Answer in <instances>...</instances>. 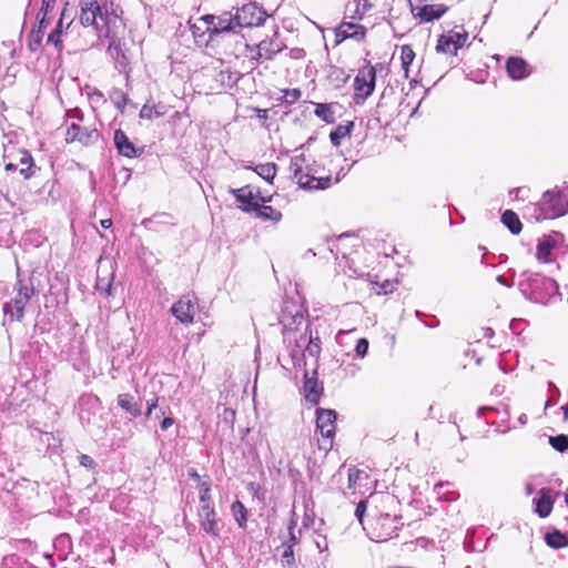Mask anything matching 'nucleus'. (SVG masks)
Here are the masks:
<instances>
[{
	"label": "nucleus",
	"instance_id": "nucleus-1",
	"mask_svg": "<svg viewBox=\"0 0 568 568\" xmlns=\"http://www.w3.org/2000/svg\"><path fill=\"white\" fill-rule=\"evenodd\" d=\"M79 7L81 24L93 27L99 38H109L116 17L109 12L106 0H80Z\"/></svg>",
	"mask_w": 568,
	"mask_h": 568
},
{
	"label": "nucleus",
	"instance_id": "nucleus-2",
	"mask_svg": "<svg viewBox=\"0 0 568 568\" xmlns=\"http://www.w3.org/2000/svg\"><path fill=\"white\" fill-rule=\"evenodd\" d=\"M290 170L300 187L304 190H324L331 185V178H316L311 173L304 154L291 159Z\"/></svg>",
	"mask_w": 568,
	"mask_h": 568
},
{
	"label": "nucleus",
	"instance_id": "nucleus-3",
	"mask_svg": "<svg viewBox=\"0 0 568 568\" xmlns=\"http://www.w3.org/2000/svg\"><path fill=\"white\" fill-rule=\"evenodd\" d=\"M14 296L6 302L3 312L10 317L11 321H21L24 314V308L34 294V287L31 282H26L18 278L13 287Z\"/></svg>",
	"mask_w": 568,
	"mask_h": 568
},
{
	"label": "nucleus",
	"instance_id": "nucleus-4",
	"mask_svg": "<svg viewBox=\"0 0 568 568\" xmlns=\"http://www.w3.org/2000/svg\"><path fill=\"white\" fill-rule=\"evenodd\" d=\"M535 211L537 221L556 219L568 212V200L559 191H546Z\"/></svg>",
	"mask_w": 568,
	"mask_h": 568
},
{
	"label": "nucleus",
	"instance_id": "nucleus-5",
	"mask_svg": "<svg viewBox=\"0 0 568 568\" xmlns=\"http://www.w3.org/2000/svg\"><path fill=\"white\" fill-rule=\"evenodd\" d=\"M376 71L372 65L362 68L354 79V100L357 104L364 101L373 93L375 89Z\"/></svg>",
	"mask_w": 568,
	"mask_h": 568
},
{
	"label": "nucleus",
	"instance_id": "nucleus-6",
	"mask_svg": "<svg viewBox=\"0 0 568 568\" xmlns=\"http://www.w3.org/2000/svg\"><path fill=\"white\" fill-rule=\"evenodd\" d=\"M336 413L333 409L318 408L316 410V428L324 440L320 445L321 449L329 450L333 446L335 435Z\"/></svg>",
	"mask_w": 568,
	"mask_h": 568
},
{
	"label": "nucleus",
	"instance_id": "nucleus-7",
	"mask_svg": "<svg viewBox=\"0 0 568 568\" xmlns=\"http://www.w3.org/2000/svg\"><path fill=\"white\" fill-rule=\"evenodd\" d=\"M4 168L7 171H16L19 169L20 174L24 179H29L34 173V163L31 154L26 150H17L12 154H4Z\"/></svg>",
	"mask_w": 568,
	"mask_h": 568
},
{
	"label": "nucleus",
	"instance_id": "nucleus-8",
	"mask_svg": "<svg viewBox=\"0 0 568 568\" xmlns=\"http://www.w3.org/2000/svg\"><path fill=\"white\" fill-rule=\"evenodd\" d=\"M236 26L240 28L257 27L264 23L266 13L255 3H247L236 11Z\"/></svg>",
	"mask_w": 568,
	"mask_h": 568
},
{
	"label": "nucleus",
	"instance_id": "nucleus-9",
	"mask_svg": "<svg viewBox=\"0 0 568 568\" xmlns=\"http://www.w3.org/2000/svg\"><path fill=\"white\" fill-rule=\"evenodd\" d=\"M397 529V517L382 514L374 520L373 536L376 541H386L395 535Z\"/></svg>",
	"mask_w": 568,
	"mask_h": 568
},
{
	"label": "nucleus",
	"instance_id": "nucleus-10",
	"mask_svg": "<svg viewBox=\"0 0 568 568\" xmlns=\"http://www.w3.org/2000/svg\"><path fill=\"white\" fill-rule=\"evenodd\" d=\"M200 527L201 529L216 538L220 535V521L216 511L212 505H201L199 509Z\"/></svg>",
	"mask_w": 568,
	"mask_h": 568
},
{
	"label": "nucleus",
	"instance_id": "nucleus-11",
	"mask_svg": "<svg viewBox=\"0 0 568 568\" xmlns=\"http://www.w3.org/2000/svg\"><path fill=\"white\" fill-rule=\"evenodd\" d=\"M196 310V303L191 296H182L171 307L172 314L183 324H191L193 322Z\"/></svg>",
	"mask_w": 568,
	"mask_h": 568
},
{
	"label": "nucleus",
	"instance_id": "nucleus-12",
	"mask_svg": "<svg viewBox=\"0 0 568 568\" xmlns=\"http://www.w3.org/2000/svg\"><path fill=\"white\" fill-rule=\"evenodd\" d=\"M211 29V39L213 37L234 30L236 26V14L232 16L230 12H223L220 16L207 14Z\"/></svg>",
	"mask_w": 568,
	"mask_h": 568
},
{
	"label": "nucleus",
	"instance_id": "nucleus-13",
	"mask_svg": "<svg viewBox=\"0 0 568 568\" xmlns=\"http://www.w3.org/2000/svg\"><path fill=\"white\" fill-rule=\"evenodd\" d=\"M294 354L307 353L311 357H317L321 353V339L318 336H313L312 332L307 329L300 335L296 339Z\"/></svg>",
	"mask_w": 568,
	"mask_h": 568
},
{
	"label": "nucleus",
	"instance_id": "nucleus-14",
	"mask_svg": "<svg viewBox=\"0 0 568 568\" xmlns=\"http://www.w3.org/2000/svg\"><path fill=\"white\" fill-rule=\"evenodd\" d=\"M236 200L245 205L244 210L246 212H254L260 202L266 203L271 199H265L260 195V192H253L250 186H244L233 191Z\"/></svg>",
	"mask_w": 568,
	"mask_h": 568
},
{
	"label": "nucleus",
	"instance_id": "nucleus-15",
	"mask_svg": "<svg viewBox=\"0 0 568 568\" xmlns=\"http://www.w3.org/2000/svg\"><path fill=\"white\" fill-rule=\"evenodd\" d=\"M100 134L98 130L92 129H84L77 124H72L70 128H68L65 133V141L68 143L79 141L80 143L88 145L93 143L99 139Z\"/></svg>",
	"mask_w": 568,
	"mask_h": 568
},
{
	"label": "nucleus",
	"instance_id": "nucleus-16",
	"mask_svg": "<svg viewBox=\"0 0 568 568\" xmlns=\"http://www.w3.org/2000/svg\"><path fill=\"white\" fill-rule=\"evenodd\" d=\"M366 36V29L362 24L353 22H342L336 29V37L345 39H354L356 41L364 40Z\"/></svg>",
	"mask_w": 568,
	"mask_h": 568
},
{
	"label": "nucleus",
	"instance_id": "nucleus-17",
	"mask_svg": "<svg viewBox=\"0 0 568 568\" xmlns=\"http://www.w3.org/2000/svg\"><path fill=\"white\" fill-rule=\"evenodd\" d=\"M507 72L513 80H521L530 74V69L527 62L517 57H511L507 61Z\"/></svg>",
	"mask_w": 568,
	"mask_h": 568
},
{
	"label": "nucleus",
	"instance_id": "nucleus-18",
	"mask_svg": "<svg viewBox=\"0 0 568 568\" xmlns=\"http://www.w3.org/2000/svg\"><path fill=\"white\" fill-rule=\"evenodd\" d=\"M536 511L541 517H547L552 509L554 497L550 488H542L539 491V497L535 499Z\"/></svg>",
	"mask_w": 568,
	"mask_h": 568
},
{
	"label": "nucleus",
	"instance_id": "nucleus-19",
	"mask_svg": "<svg viewBox=\"0 0 568 568\" xmlns=\"http://www.w3.org/2000/svg\"><path fill=\"white\" fill-rule=\"evenodd\" d=\"M102 267H103V264H102V261H100L95 288L101 294H103L105 296H111L112 290H113L112 282L114 278V274L111 271V272H108L105 275H102Z\"/></svg>",
	"mask_w": 568,
	"mask_h": 568
},
{
	"label": "nucleus",
	"instance_id": "nucleus-20",
	"mask_svg": "<svg viewBox=\"0 0 568 568\" xmlns=\"http://www.w3.org/2000/svg\"><path fill=\"white\" fill-rule=\"evenodd\" d=\"M447 11L444 4H426L417 13L423 22H429L439 19Z\"/></svg>",
	"mask_w": 568,
	"mask_h": 568
},
{
	"label": "nucleus",
	"instance_id": "nucleus-21",
	"mask_svg": "<svg viewBox=\"0 0 568 568\" xmlns=\"http://www.w3.org/2000/svg\"><path fill=\"white\" fill-rule=\"evenodd\" d=\"M114 144H115L118 151L122 155L128 156V158H132L135 155V148L123 131H121V130L115 131Z\"/></svg>",
	"mask_w": 568,
	"mask_h": 568
},
{
	"label": "nucleus",
	"instance_id": "nucleus-22",
	"mask_svg": "<svg viewBox=\"0 0 568 568\" xmlns=\"http://www.w3.org/2000/svg\"><path fill=\"white\" fill-rule=\"evenodd\" d=\"M118 405L133 417L141 415V406L130 394H120Z\"/></svg>",
	"mask_w": 568,
	"mask_h": 568
},
{
	"label": "nucleus",
	"instance_id": "nucleus-23",
	"mask_svg": "<svg viewBox=\"0 0 568 568\" xmlns=\"http://www.w3.org/2000/svg\"><path fill=\"white\" fill-rule=\"evenodd\" d=\"M45 28L47 24H44V17H42L40 19V23H38V27L32 29V31L29 34L28 48L31 51H37L41 45Z\"/></svg>",
	"mask_w": 568,
	"mask_h": 568
},
{
	"label": "nucleus",
	"instance_id": "nucleus-24",
	"mask_svg": "<svg viewBox=\"0 0 568 568\" xmlns=\"http://www.w3.org/2000/svg\"><path fill=\"white\" fill-rule=\"evenodd\" d=\"M258 55L271 59L274 54L282 50V43L276 39L263 40L258 44Z\"/></svg>",
	"mask_w": 568,
	"mask_h": 568
},
{
	"label": "nucleus",
	"instance_id": "nucleus-25",
	"mask_svg": "<svg viewBox=\"0 0 568 568\" xmlns=\"http://www.w3.org/2000/svg\"><path fill=\"white\" fill-rule=\"evenodd\" d=\"M304 393L307 402L317 404L322 393V387L318 385L316 379L306 378L304 382Z\"/></svg>",
	"mask_w": 568,
	"mask_h": 568
},
{
	"label": "nucleus",
	"instance_id": "nucleus-26",
	"mask_svg": "<svg viewBox=\"0 0 568 568\" xmlns=\"http://www.w3.org/2000/svg\"><path fill=\"white\" fill-rule=\"evenodd\" d=\"M354 123L352 121H347L345 124H339L329 134L331 142L334 146H339L342 140L346 136L351 135Z\"/></svg>",
	"mask_w": 568,
	"mask_h": 568
},
{
	"label": "nucleus",
	"instance_id": "nucleus-27",
	"mask_svg": "<svg viewBox=\"0 0 568 568\" xmlns=\"http://www.w3.org/2000/svg\"><path fill=\"white\" fill-rule=\"evenodd\" d=\"M190 29L194 38L197 40L202 39L205 34H209V38L211 39V29L207 14L200 17L195 22L191 24Z\"/></svg>",
	"mask_w": 568,
	"mask_h": 568
},
{
	"label": "nucleus",
	"instance_id": "nucleus-28",
	"mask_svg": "<svg viewBox=\"0 0 568 568\" xmlns=\"http://www.w3.org/2000/svg\"><path fill=\"white\" fill-rule=\"evenodd\" d=\"M335 103H317L315 108V115L326 123L335 121Z\"/></svg>",
	"mask_w": 568,
	"mask_h": 568
},
{
	"label": "nucleus",
	"instance_id": "nucleus-29",
	"mask_svg": "<svg viewBox=\"0 0 568 568\" xmlns=\"http://www.w3.org/2000/svg\"><path fill=\"white\" fill-rule=\"evenodd\" d=\"M501 222L513 234H519L523 225L518 215L511 210H506L501 215Z\"/></svg>",
	"mask_w": 568,
	"mask_h": 568
},
{
	"label": "nucleus",
	"instance_id": "nucleus-30",
	"mask_svg": "<svg viewBox=\"0 0 568 568\" xmlns=\"http://www.w3.org/2000/svg\"><path fill=\"white\" fill-rule=\"evenodd\" d=\"M254 213L265 221L278 222L282 219V213L280 211L273 209L270 205H265L263 202H260Z\"/></svg>",
	"mask_w": 568,
	"mask_h": 568
},
{
	"label": "nucleus",
	"instance_id": "nucleus-31",
	"mask_svg": "<svg viewBox=\"0 0 568 568\" xmlns=\"http://www.w3.org/2000/svg\"><path fill=\"white\" fill-rule=\"evenodd\" d=\"M231 513L237 525L241 528H244L246 526L248 515L246 507L240 500H236L231 505Z\"/></svg>",
	"mask_w": 568,
	"mask_h": 568
},
{
	"label": "nucleus",
	"instance_id": "nucleus-32",
	"mask_svg": "<svg viewBox=\"0 0 568 568\" xmlns=\"http://www.w3.org/2000/svg\"><path fill=\"white\" fill-rule=\"evenodd\" d=\"M459 47L452 40V37H446L445 34L440 36L437 44L436 51L446 54H456Z\"/></svg>",
	"mask_w": 568,
	"mask_h": 568
},
{
	"label": "nucleus",
	"instance_id": "nucleus-33",
	"mask_svg": "<svg viewBox=\"0 0 568 568\" xmlns=\"http://www.w3.org/2000/svg\"><path fill=\"white\" fill-rule=\"evenodd\" d=\"M546 544L552 548L559 549L568 545V539L565 534L555 530L545 536Z\"/></svg>",
	"mask_w": 568,
	"mask_h": 568
},
{
	"label": "nucleus",
	"instance_id": "nucleus-34",
	"mask_svg": "<svg viewBox=\"0 0 568 568\" xmlns=\"http://www.w3.org/2000/svg\"><path fill=\"white\" fill-rule=\"evenodd\" d=\"M554 243L549 239L540 241L537 245L536 256L540 262H548L550 260Z\"/></svg>",
	"mask_w": 568,
	"mask_h": 568
},
{
	"label": "nucleus",
	"instance_id": "nucleus-35",
	"mask_svg": "<svg viewBox=\"0 0 568 568\" xmlns=\"http://www.w3.org/2000/svg\"><path fill=\"white\" fill-rule=\"evenodd\" d=\"M254 171L266 181H272L276 175V165L274 163L258 164Z\"/></svg>",
	"mask_w": 568,
	"mask_h": 568
},
{
	"label": "nucleus",
	"instance_id": "nucleus-36",
	"mask_svg": "<svg viewBox=\"0 0 568 568\" xmlns=\"http://www.w3.org/2000/svg\"><path fill=\"white\" fill-rule=\"evenodd\" d=\"M64 17H65V10L62 12L61 18H60L54 31L51 32L48 37V42L52 43L58 49L61 48V34H62V24H63Z\"/></svg>",
	"mask_w": 568,
	"mask_h": 568
},
{
	"label": "nucleus",
	"instance_id": "nucleus-37",
	"mask_svg": "<svg viewBox=\"0 0 568 568\" xmlns=\"http://www.w3.org/2000/svg\"><path fill=\"white\" fill-rule=\"evenodd\" d=\"M414 58H415V53L410 47H408V45L402 47L400 59H402V67L405 71L406 78H408V67L413 62Z\"/></svg>",
	"mask_w": 568,
	"mask_h": 568
},
{
	"label": "nucleus",
	"instance_id": "nucleus-38",
	"mask_svg": "<svg viewBox=\"0 0 568 568\" xmlns=\"http://www.w3.org/2000/svg\"><path fill=\"white\" fill-rule=\"evenodd\" d=\"M549 443L554 449L560 453L568 449V437L566 435L551 436Z\"/></svg>",
	"mask_w": 568,
	"mask_h": 568
},
{
	"label": "nucleus",
	"instance_id": "nucleus-39",
	"mask_svg": "<svg viewBox=\"0 0 568 568\" xmlns=\"http://www.w3.org/2000/svg\"><path fill=\"white\" fill-rule=\"evenodd\" d=\"M163 114V112L159 111L155 105H143V108L140 111V116L142 119H153L159 118Z\"/></svg>",
	"mask_w": 568,
	"mask_h": 568
},
{
	"label": "nucleus",
	"instance_id": "nucleus-40",
	"mask_svg": "<svg viewBox=\"0 0 568 568\" xmlns=\"http://www.w3.org/2000/svg\"><path fill=\"white\" fill-rule=\"evenodd\" d=\"M55 0H43L42 1V6H41V9L37 16V20H38V23H40V19L42 17H44V24H49V20L47 19V14L49 12L50 9L53 8V4H54Z\"/></svg>",
	"mask_w": 568,
	"mask_h": 568
},
{
	"label": "nucleus",
	"instance_id": "nucleus-41",
	"mask_svg": "<svg viewBox=\"0 0 568 568\" xmlns=\"http://www.w3.org/2000/svg\"><path fill=\"white\" fill-rule=\"evenodd\" d=\"M363 477H367L366 473L359 469L351 468L348 470V485L354 487Z\"/></svg>",
	"mask_w": 568,
	"mask_h": 568
},
{
	"label": "nucleus",
	"instance_id": "nucleus-42",
	"mask_svg": "<svg viewBox=\"0 0 568 568\" xmlns=\"http://www.w3.org/2000/svg\"><path fill=\"white\" fill-rule=\"evenodd\" d=\"M301 98L300 89H290L284 91L283 100L286 103L293 104Z\"/></svg>",
	"mask_w": 568,
	"mask_h": 568
},
{
	"label": "nucleus",
	"instance_id": "nucleus-43",
	"mask_svg": "<svg viewBox=\"0 0 568 568\" xmlns=\"http://www.w3.org/2000/svg\"><path fill=\"white\" fill-rule=\"evenodd\" d=\"M200 501L201 505H211L210 501V485L207 483H201L200 486Z\"/></svg>",
	"mask_w": 568,
	"mask_h": 568
},
{
	"label": "nucleus",
	"instance_id": "nucleus-44",
	"mask_svg": "<svg viewBox=\"0 0 568 568\" xmlns=\"http://www.w3.org/2000/svg\"><path fill=\"white\" fill-rule=\"evenodd\" d=\"M112 101L119 109H123L126 103V95L121 90H115L111 94Z\"/></svg>",
	"mask_w": 568,
	"mask_h": 568
},
{
	"label": "nucleus",
	"instance_id": "nucleus-45",
	"mask_svg": "<svg viewBox=\"0 0 568 568\" xmlns=\"http://www.w3.org/2000/svg\"><path fill=\"white\" fill-rule=\"evenodd\" d=\"M356 3V14L359 19L372 8V4L368 0H355Z\"/></svg>",
	"mask_w": 568,
	"mask_h": 568
},
{
	"label": "nucleus",
	"instance_id": "nucleus-46",
	"mask_svg": "<svg viewBox=\"0 0 568 568\" xmlns=\"http://www.w3.org/2000/svg\"><path fill=\"white\" fill-rule=\"evenodd\" d=\"M446 37H452V40H454V42L459 47L462 48L466 41V38H467V34L465 32H459V31H449L447 34H445Z\"/></svg>",
	"mask_w": 568,
	"mask_h": 568
},
{
	"label": "nucleus",
	"instance_id": "nucleus-47",
	"mask_svg": "<svg viewBox=\"0 0 568 568\" xmlns=\"http://www.w3.org/2000/svg\"><path fill=\"white\" fill-rule=\"evenodd\" d=\"M368 351V341L366 338L358 339L355 352L359 357H364Z\"/></svg>",
	"mask_w": 568,
	"mask_h": 568
},
{
	"label": "nucleus",
	"instance_id": "nucleus-48",
	"mask_svg": "<svg viewBox=\"0 0 568 568\" xmlns=\"http://www.w3.org/2000/svg\"><path fill=\"white\" fill-rule=\"evenodd\" d=\"M396 283L392 281H385L379 285V290L377 291V294H388L392 293L395 290Z\"/></svg>",
	"mask_w": 568,
	"mask_h": 568
},
{
	"label": "nucleus",
	"instance_id": "nucleus-49",
	"mask_svg": "<svg viewBox=\"0 0 568 568\" xmlns=\"http://www.w3.org/2000/svg\"><path fill=\"white\" fill-rule=\"evenodd\" d=\"M365 511H366V501L362 500L357 504V507L355 510V515L361 524L363 523V517H364Z\"/></svg>",
	"mask_w": 568,
	"mask_h": 568
},
{
	"label": "nucleus",
	"instance_id": "nucleus-50",
	"mask_svg": "<svg viewBox=\"0 0 568 568\" xmlns=\"http://www.w3.org/2000/svg\"><path fill=\"white\" fill-rule=\"evenodd\" d=\"M158 407V398H153L146 402L145 417L149 418L153 410Z\"/></svg>",
	"mask_w": 568,
	"mask_h": 568
},
{
	"label": "nucleus",
	"instance_id": "nucleus-51",
	"mask_svg": "<svg viewBox=\"0 0 568 568\" xmlns=\"http://www.w3.org/2000/svg\"><path fill=\"white\" fill-rule=\"evenodd\" d=\"M283 558H284V560L286 561L287 565H291L293 562V549H292V546H288L284 550Z\"/></svg>",
	"mask_w": 568,
	"mask_h": 568
},
{
	"label": "nucleus",
	"instance_id": "nucleus-52",
	"mask_svg": "<svg viewBox=\"0 0 568 568\" xmlns=\"http://www.w3.org/2000/svg\"><path fill=\"white\" fill-rule=\"evenodd\" d=\"M80 464L85 467H91L93 465V459L88 455H81Z\"/></svg>",
	"mask_w": 568,
	"mask_h": 568
},
{
	"label": "nucleus",
	"instance_id": "nucleus-53",
	"mask_svg": "<svg viewBox=\"0 0 568 568\" xmlns=\"http://www.w3.org/2000/svg\"><path fill=\"white\" fill-rule=\"evenodd\" d=\"M174 424V419L172 417H165L162 422H161V428L163 430H166L168 428H170L172 425Z\"/></svg>",
	"mask_w": 568,
	"mask_h": 568
},
{
	"label": "nucleus",
	"instance_id": "nucleus-54",
	"mask_svg": "<svg viewBox=\"0 0 568 568\" xmlns=\"http://www.w3.org/2000/svg\"><path fill=\"white\" fill-rule=\"evenodd\" d=\"M294 526H295V521L292 520L291 525L288 527V529H290V539H291V541H293L295 544L297 541V537H296L295 531H294Z\"/></svg>",
	"mask_w": 568,
	"mask_h": 568
},
{
	"label": "nucleus",
	"instance_id": "nucleus-55",
	"mask_svg": "<svg viewBox=\"0 0 568 568\" xmlns=\"http://www.w3.org/2000/svg\"><path fill=\"white\" fill-rule=\"evenodd\" d=\"M91 99H92V101H94V102H97V103H98V102H100V101H102V100H103V95H102V93H100L99 91H94V92L92 93V95H91Z\"/></svg>",
	"mask_w": 568,
	"mask_h": 568
},
{
	"label": "nucleus",
	"instance_id": "nucleus-56",
	"mask_svg": "<svg viewBox=\"0 0 568 568\" xmlns=\"http://www.w3.org/2000/svg\"><path fill=\"white\" fill-rule=\"evenodd\" d=\"M100 224H101V226H102L103 229H109V227H111V225H112V220H110V219L101 220V221H100Z\"/></svg>",
	"mask_w": 568,
	"mask_h": 568
},
{
	"label": "nucleus",
	"instance_id": "nucleus-57",
	"mask_svg": "<svg viewBox=\"0 0 568 568\" xmlns=\"http://www.w3.org/2000/svg\"><path fill=\"white\" fill-rule=\"evenodd\" d=\"M247 489H248V490H251V491H253L254 494H256V491H257V489H258V485H257V484H255V483H250V484L247 485Z\"/></svg>",
	"mask_w": 568,
	"mask_h": 568
},
{
	"label": "nucleus",
	"instance_id": "nucleus-58",
	"mask_svg": "<svg viewBox=\"0 0 568 568\" xmlns=\"http://www.w3.org/2000/svg\"><path fill=\"white\" fill-rule=\"evenodd\" d=\"M189 476H190L191 478L195 479V480H200V475H199V474L196 473V470H194V469H191V470L189 471Z\"/></svg>",
	"mask_w": 568,
	"mask_h": 568
},
{
	"label": "nucleus",
	"instance_id": "nucleus-59",
	"mask_svg": "<svg viewBox=\"0 0 568 568\" xmlns=\"http://www.w3.org/2000/svg\"><path fill=\"white\" fill-rule=\"evenodd\" d=\"M561 409L564 410V419L568 420V404L562 406Z\"/></svg>",
	"mask_w": 568,
	"mask_h": 568
},
{
	"label": "nucleus",
	"instance_id": "nucleus-60",
	"mask_svg": "<svg viewBox=\"0 0 568 568\" xmlns=\"http://www.w3.org/2000/svg\"><path fill=\"white\" fill-rule=\"evenodd\" d=\"M519 423L521 425H525L527 423V415L526 414H521L518 418Z\"/></svg>",
	"mask_w": 568,
	"mask_h": 568
},
{
	"label": "nucleus",
	"instance_id": "nucleus-61",
	"mask_svg": "<svg viewBox=\"0 0 568 568\" xmlns=\"http://www.w3.org/2000/svg\"><path fill=\"white\" fill-rule=\"evenodd\" d=\"M565 500H566V503L568 505V489H567V493H566V496H565Z\"/></svg>",
	"mask_w": 568,
	"mask_h": 568
},
{
	"label": "nucleus",
	"instance_id": "nucleus-62",
	"mask_svg": "<svg viewBox=\"0 0 568 568\" xmlns=\"http://www.w3.org/2000/svg\"><path fill=\"white\" fill-rule=\"evenodd\" d=\"M497 280H498V282L504 283V280L501 276H498Z\"/></svg>",
	"mask_w": 568,
	"mask_h": 568
},
{
	"label": "nucleus",
	"instance_id": "nucleus-63",
	"mask_svg": "<svg viewBox=\"0 0 568 568\" xmlns=\"http://www.w3.org/2000/svg\"><path fill=\"white\" fill-rule=\"evenodd\" d=\"M285 338L290 339V333L288 332H285Z\"/></svg>",
	"mask_w": 568,
	"mask_h": 568
},
{
	"label": "nucleus",
	"instance_id": "nucleus-64",
	"mask_svg": "<svg viewBox=\"0 0 568 568\" xmlns=\"http://www.w3.org/2000/svg\"><path fill=\"white\" fill-rule=\"evenodd\" d=\"M513 192H516L517 194L521 192V189H516Z\"/></svg>",
	"mask_w": 568,
	"mask_h": 568
}]
</instances>
